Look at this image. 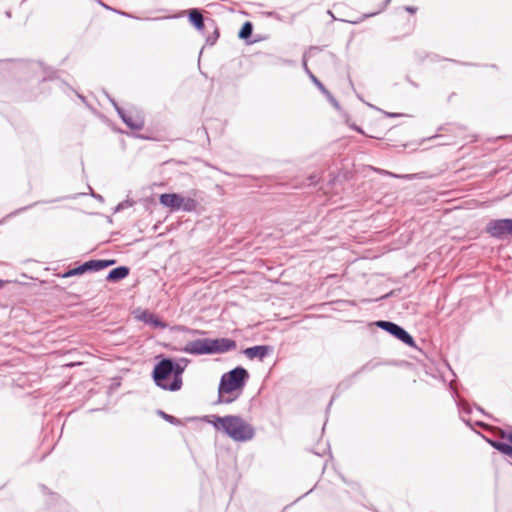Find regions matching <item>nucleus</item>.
<instances>
[{
	"label": "nucleus",
	"instance_id": "obj_12",
	"mask_svg": "<svg viewBox=\"0 0 512 512\" xmlns=\"http://www.w3.org/2000/svg\"><path fill=\"white\" fill-rule=\"evenodd\" d=\"M129 274V268L126 266H120L113 270H111L106 279L110 282L119 281L121 279H124Z\"/></svg>",
	"mask_w": 512,
	"mask_h": 512
},
{
	"label": "nucleus",
	"instance_id": "obj_7",
	"mask_svg": "<svg viewBox=\"0 0 512 512\" xmlns=\"http://www.w3.org/2000/svg\"><path fill=\"white\" fill-rule=\"evenodd\" d=\"M376 325L382 328L383 330L389 332L390 334L394 335L403 343L409 346H415V341L412 338V336L399 325L389 321H378Z\"/></svg>",
	"mask_w": 512,
	"mask_h": 512
},
{
	"label": "nucleus",
	"instance_id": "obj_11",
	"mask_svg": "<svg viewBox=\"0 0 512 512\" xmlns=\"http://www.w3.org/2000/svg\"><path fill=\"white\" fill-rule=\"evenodd\" d=\"M115 263L114 260H90L83 263L84 271H100Z\"/></svg>",
	"mask_w": 512,
	"mask_h": 512
},
{
	"label": "nucleus",
	"instance_id": "obj_25",
	"mask_svg": "<svg viewBox=\"0 0 512 512\" xmlns=\"http://www.w3.org/2000/svg\"><path fill=\"white\" fill-rule=\"evenodd\" d=\"M4 282L0 280V288L3 286Z\"/></svg>",
	"mask_w": 512,
	"mask_h": 512
},
{
	"label": "nucleus",
	"instance_id": "obj_4",
	"mask_svg": "<svg viewBox=\"0 0 512 512\" xmlns=\"http://www.w3.org/2000/svg\"><path fill=\"white\" fill-rule=\"evenodd\" d=\"M197 191H192L190 196H183L178 193H164L159 197V202L171 211L193 212L197 209Z\"/></svg>",
	"mask_w": 512,
	"mask_h": 512
},
{
	"label": "nucleus",
	"instance_id": "obj_8",
	"mask_svg": "<svg viewBox=\"0 0 512 512\" xmlns=\"http://www.w3.org/2000/svg\"><path fill=\"white\" fill-rule=\"evenodd\" d=\"M119 116L123 122L131 129L141 130L144 127V120L139 115H132V113H126L124 110L116 107Z\"/></svg>",
	"mask_w": 512,
	"mask_h": 512
},
{
	"label": "nucleus",
	"instance_id": "obj_14",
	"mask_svg": "<svg viewBox=\"0 0 512 512\" xmlns=\"http://www.w3.org/2000/svg\"><path fill=\"white\" fill-rule=\"evenodd\" d=\"M190 21L195 25V27L199 30L203 29L204 21L203 16L198 10H192L189 15Z\"/></svg>",
	"mask_w": 512,
	"mask_h": 512
},
{
	"label": "nucleus",
	"instance_id": "obj_24",
	"mask_svg": "<svg viewBox=\"0 0 512 512\" xmlns=\"http://www.w3.org/2000/svg\"><path fill=\"white\" fill-rule=\"evenodd\" d=\"M509 441L512 443V434L508 436Z\"/></svg>",
	"mask_w": 512,
	"mask_h": 512
},
{
	"label": "nucleus",
	"instance_id": "obj_9",
	"mask_svg": "<svg viewBox=\"0 0 512 512\" xmlns=\"http://www.w3.org/2000/svg\"><path fill=\"white\" fill-rule=\"evenodd\" d=\"M270 348L266 345H258L246 348L244 354L249 359L263 360L269 354Z\"/></svg>",
	"mask_w": 512,
	"mask_h": 512
},
{
	"label": "nucleus",
	"instance_id": "obj_18",
	"mask_svg": "<svg viewBox=\"0 0 512 512\" xmlns=\"http://www.w3.org/2000/svg\"><path fill=\"white\" fill-rule=\"evenodd\" d=\"M177 331H181V332H187V333H190L192 335H203L205 332L202 331V330H197V329H190V328H187L185 326H177L175 328Z\"/></svg>",
	"mask_w": 512,
	"mask_h": 512
},
{
	"label": "nucleus",
	"instance_id": "obj_5",
	"mask_svg": "<svg viewBox=\"0 0 512 512\" xmlns=\"http://www.w3.org/2000/svg\"><path fill=\"white\" fill-rule=\"evenodd\" d=\"M153 379L157 386L170 391L173 380V368L171 359H163L155 365Z\"/></svg>",
	"mask_w": 512,
	"mask_h": 512
},
{
	"label": "nucleus",
	"instance_id": "obj_15",
	"mask_svg": "<svg viewBox=\"0 0 512 512\" xmlns=\"http://www.w3.org/2000/svg\"><path fill=\"white\" fill-rule=\"evenodd\" d=\"M492 446L503 454L512 457V446L503 442H491Z\"/></svg>",
	"mask_w": 512,
	"mask_h": 512
},
{
	"label": "nucleus",
	"instance_id": "obj_1",
	"mask_svg": "<svg viewBox=\"0 0 512 512\" xmlns=\"http://www.w3.org/2000/svg\"><path fill=\"white\" fill-rule=\"evenodd\" d=\"M211 418L212 420H209V423L212 424L216 430L224 432L236 442L249 441L255 435L253 426L240 416L227 415L221 417L213 415Z\"/></svg>",
	"mask_w": 512,
	"mask_h": 512
},
{
	"label": "nucleus",
	"instance_id": "obj_22",
	"mask_svg": "<svg viewBox=\"0 0 512 512\" xmlns=\"http://www.w3.org/2000/svg\"><path fill=\"white\" fill-rule=\"evenodd\" d=\"M327 96L329 97V99H330L331 103H333V105L338 106L336 100L333 97H331L330 94Z\"/></svg>",
	"mask_w": 512,
	"mask_h": 512
},
{
	"label": "nucleus",
	"instance_id": "obj_21",
	"mask_svg": "<svg viewBox=\"0 0 512 512\" xmlns=\"http://www.w3.org/2000/svg\"><path fill=\"white\" fill-rule=\"evenodd\" d=\"M405 10L409 13H415L417 8L416 7H413V6H406L405 7Z\"/></svg>",
	"mask_w": 512,
	"mask_h": 512
},
{
	"label": "nucleus",
	"instance_id": "obj_13",
	"mask_svg": "<svg viewBox=\"0 0 512 512\" xmlns=\"http://www.w3.org/2000/svg\"><path fill=\"white\" fill-rule=\"evenodd\" d=\"M142 320L145 323L153 325L154 327H160V328L166 327V324L163 323L155 314H152L149 312L143 313Z\"/></svg>",
	"mask_w": 512,
	"mask_h": 512
},
{
	"label": "nucleus",
	"instance_id": "obj_19",
	"mask_svg": "<svg viewBox=\"0 0 512 512\" xmlns=\"http://www.w3.org/2000/svg\"><path fill=\"white\" fill-rule=\"evenodd\" d=\"M309 75H310V78L312 79V81L315 83V85L326 95H329V92L327 91V89L324 87V85L311 73L309 72Z\"/></svg>",
	"mask_w": 512,
	"mask_h": 512
},
{
	"label": "nucleus",
	"instance_id": "obj_3",
	"mask_svg": "<svg viewBox=\"0 0 512 512\" xmlns=\"http://www.w3.org/2000/svg\"><path fill=\"white\" fill-rule=\"evenodd\" d=\"M248 378L249 374L247 370L242 367H236L235 369L223 374L218 389L221 397L220 401L230 403L233 399H225L224 395L237 390H242Z\"/></svg>",
	"mask_w": 512,
	"mask_h": 512
},
{
	"label": "nucleus",
	"instance_id": "obj_27",
	"mask_svg": "<svg viewBox=\"0 0 512 512\" xmlns=\"http://www.w3.org/2000/svg\"><path fill=\"white\" fill-rule=\"evenodd\" d=\"M390 0H387V2H389Z\"/></svg>",
	"mask_w": 512,
	"mask_h": 512
},
{
	"label": "nucleus",
	"instance_id": "obj_10",
	"mask_svg": "<svg viewBox=\"0 0 512 512\" xmlns=\"http://www.w3.org/2000/svg\"><path fill=\"white\" fill-rule=\"evenodd\" d=\"M173 368V380L172 385L170 386V391H178L182 387V374L185 369V365H181L180 363H174L172 361Z\"/></svg>",
	"mask_w": 512,
	"mask_h": 512
},
{
	"label": "nucleus",
	"instance_id": "obj_6",
	"mask_svg": "<svg viewBox=\"0 0 512 512\" xmlns=\"http://www.w3.org/2000/svg\"><path fill=\"white\" fill-rule=\"evenodd\" d=\"M486 231L492 237L499 239L512 235V219L492 220L488 223Z\"/></svg>",
	"mask_w": 512,
	"mask_h": 512
},
{
	"label": "nucleus",
	"instance_id": "obj_26",
	"mask_svg": "<svg viewBox=\"0 0 512 512\" xmlns=\"http://www.w3.org/2000/svg\"><path fill=\"white\" fill-rule=\"evenodd\" d=\"M355 129L358 131V132H362L360 128L358 127H355Z\"/></svg>",
	"mask_w": 512,
	"mask_h": 512
},
{
	"label": "nucleus",
	"instance_id": "obj_23",
	"mask_svg": "<svg viewBox=\"0 0 512 512\" xmlns=\"http://www.w3.org/2000/svg\"><path fill=\"white\" fill-rule=\"evenodd\" d=\"M310 179H311V183H316V181H317L315 176L310 177Z\"/></svg>",
	"mask_w": 512,
	"mask_h": 512
},
{
	"label": "nucleus",
	"instance_id": "obj_2",
	"mask_svg": "<svg viewBox=\"0 0 512 512\" xmlns=\"http://www.w3.org/2000/svg\"><path fill=\"white\" fill-rule=\"evenodd\" d=\"M236 348V342L229 338L197 339L186 343L182 351L191 355L222 354Z\"/></svg>",
	"mask_w": 512,
	"mask_h": 512
},
{
	"label": "nucleus",
	"instance_id": "obj_16",
	"mask_svg": "<svg viewBox=\"0 0 512 512\" xmlns=\"http://www.w3.org/2000/svg\"><path fill=\"white\" fill-rule=\"evenodd\" d=\"M253 31V26L251 22H245L239 32V37L241 39H247L251 36Z\"/></svg>",
	"mask_w": 512,
	"mask_h": 512
},
{
	"label": "nucleus",
	"instance_id": "obj_20",
	"mask_svg": "<svg viewBox=\"0 0 512 512\" xmlns=\"http://www.w3.org/2000/svg\"><path fill=\"white\" fill-rule=\"evenodd\" d=\"M162 415H163V417H164L167 421H169L170 423H175V422L177 421V420H176L173 416H171V415H167V414H164V413H162Z\"/></svg>",
	"mask_w": 512,
	"mask_h": 512
},
{
	"label": "nucleus",
	"instance_id": "obj_17",
	"mask_svg": "<svg viewBox=\"0 0 512 512\" xmlns=\"http://www.w3.org/2000/svg\"><path fill=\"white\" fill-rule=\"evenodd\" d=\"M85 273L84 271V267H83V264L76 267V268H73V269H70L69 271L65 272L63 274V277L64 278H67V277H71V276H75V275H80V274H83Z\"/></svg>",
	"mask_w": 512,
	"mask_h": 512
}]
</instances>
